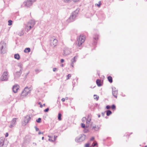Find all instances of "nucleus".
Listing matches in <instances>:
<instances>
[{
	"label": "nucleus",
	"mask_w": 147,
	"mask_h": 147,
	"mask_svg": "<svg viewBox=\"0 0 147 147\" xmlns=\"http://www.w3.org/2000/svg\"><path fill=\"white\" fill-rule=\"evenodd\" d=\"M78 11L76 10L73 12L69 18L67 20V22L69 23L75 20L78 14Z\"/></svg>",
	"instance_id": "f257e3e1"
},
{
	"label": "nucleus",
	"mask_w": 147,
	"mask_h": 147,
	"mask_svg": "<svg viewBox=\"0 0 147 147\" xmlns=\"http://www.w3.org/2000/svg\"><path fill=\"white\" fill-rule=\"evenodd\" d=\"M35 24V21L34 20H31L28 22L26 26V28L28 31H29L33 28Z\"/></svg>",
	"instance_id": "f03ea898"
},
{
	"label": "nucleus",
	"mask_w": 147,
	"mask_h": 147,
	"mask_svg": "<svg viewBox=\"0 0 147 147\" xmlns=\"http://www.w3.org/2000/svg\"><path fill=\"white\" fill-rule=\"evenodd\" d=\"M85 38L84 36L80 35L76 43L77 45L80 47L82 44L85 40Z\"/></svg>",
	"instance_id": "7ed1b4c3"
},
{
	"label": "nucleus",
	"mask_w": 147,
	"mask_h": 147,
	"mask_svg": "<svg viewBox=\"0 0 147 147\" xmlns=\"http://www.w3.org/2000/svg\"><path fill=\"white\" fill-rule=\"evenodd\" d=\"M86 136L84 134H81L79 137L75 139V141L77 142H81L84 141L86 139Z\"/></svg>",
	"instance_id": "20e7f679"
},
{
	"label": "nucleus",
	"mask_w": 147,
	"mask_h": 147,
	"mask_svg": "<svg viewBox=\"0 0 147 147\" xmlns=\"http://www.w3.org/2000/svg\"><path fill=\"white\" fill-rule=\"evenodd\" d=\"M30 92V90L27 87H26L21 93V96H25L27 95Z\"/></svg>",
	"instance_id": "39448f33"
},
{
	"label": "nucleus",
	"mask_w": 147,
	"mask_h": 147,
	"mask_svg": "<svg viewBox=\"0 0 147 147\" xmlns=\"http://www.w3.org/2000/svg\"><path fill=\"white\" fill-rule=\"evenodd\" d=\"M8 74V73L7 71H5L4 72L2 75L0 77L1 80V81L7 80L9 78Z\"/></svg>",
	"instance_id": "423d86ee"
},
{
	"label": "nucleus",
	"mask_w": 147,
	"mask_h": 147,
	"mask_svg": "<svg viewBox=\"0 0 147 147\" xmlns=\"http://www.w3.org/2000/svg\"><path fill=\"white\" fill-rule=\"evenodd\" d=\"M0 50L1 54L5 53L7 51V48L5 43H3L1 44Z\"/></svg>",
	"instance_id": "0eeeda50"
},
{
	"label": "nucleus",
	"mask_w": 147,
	"mask_h": 147,
	"mask_svg": "<svg viewBox=\"0 0 147 147\" xmlns=\"http://www.w3.org/2000/svg\"><path fill=\"white\" fill-rule=\"evenodd\" d=\"M36 0H27L26 2L24 3V5L27 7H29Z\"/></svg>",
	"instance_id": "6e6552de"
},
{
	"label": "nucleus",
	"mask_w": 147,
	"mask_h": 147,
	"mask_svg": "<svg viewBox=\"0 0 147 147\" xmlns=\"http://www.w3.org/2000/svg\"><path fill=\"white\" fill-rule=\"evenodd\" d=\"M58 40L56 39H53V40H51L50 41V45L51 46L55 47L57 45Z\"/></svg>",
	"instance_id": "1a4fd4ad"
},
{
	"label": "nucleus",
	"mask_w": 147,
	"mask_h": 147,
	"mask_svg": "<svg viewBox=\"0 0 147 147\" xmlns=\"http://www.w3.org/2000/svg\"><path fill=\"white\" fill-rule=\"evenodd\" d=\"M19 86L18 85H15L12 88V90L13 92L16 93L17 92L18 90L19 89Z\"/></svg>",
	"instance_id": "9d476101"
},
{
	"label": "nucleus",
	"mask_w": 147,
	"mask_h": 147,
	"mask_svg": "<svg viewBox=\"0 0 147 147\" xmlns=\"http://www.w3.org/2000/svg\"><path fill=\"white\" fill-rule=\"evenodd\" d=\"M22 73V71H17L14 74V77L15 78H18L21 76Z\"/></svg>",
	"instance_id": "9b49d317"
},
{
	"label": "nucleus",
	"mask_w": 147,
	"mask_h": 147,
	"mask_svg": "<svg viewBox=\"0 0 147 147\" xmlns=\"http://www.w3.org/2000/svg\"><path fill=\"white\" fill-rule=\"evenodd\" d=\"M70 53V51L68 48H66L64 51L63 55L66 56L69 55Z\"/></svg>",
	"instance_id": "f8f14e48"
},
{
	"label": "nucleus",
	"mask_w": 147,
	"mask_h": 147,
	"mask_svg": "<svg viewBox=\"0 0 147 147\" xmlns=\"http://www.w3.org/2000/svg\"><path fill=\"white\" fill-rule=\"evenodd\" d=\"M114 88L115 89V88H112V94L113 95L115 98H117V91L116 90H114Z\"/></svg>",
	"instance_id": "ddd939ff"
},
{
	"label": "nucleus",
	"mask_w": 147,
	"mask_h": 147,
	"mask_svg": "<svg viewBox=\"0 0 147 147\" xmlns=\"http://www.w3.org/2000/svg\"><path fill=\"white\" fill-rule=\"evenodd\" d=\"M31 119L30 116H27L26 117L24 121V122L25 123V125H26L29 122Z\"/></svg>",
	"instance_id": "4468645a"
},
{
	"label": "nucleus",
	"mask_w": 147,
	"mask_h": 147,
	"mask_svg": "<svg viewBox=\"0 0 147 147\" xmlns=\"http://www.w3.org/2000/svg\"><path fill=\"white\" fill-rule=\"evenodd\" d=\"M96 83L98 86H102L101 84V80L100 79H97L96 80Z\"/></svg>",
	"instance_id": "2eb2a0df"
},
{
	"label": "nucleus",
	"mask_w": 147,
	"mask_h": 147,
	"mask_svg": "<svg viewBox=\"0 0 147 147\" xmlns=\"http://www.w3.org/2000/svg\"><path fill=\"white\" fill-rule=\"evenodd\" d=\"M4 144V140L3 139H0V147L3 146Z\"/></svg>",
	"instance_id": "dca6fc26"
},
{
	"label": "nucleus",
	"mask_w": 147,
	"mask_h": 147,
	"mask_svg": "<svg viewBox=\"0 0 147 147\" xmlns=\"http://www.w3.org/2000/svg\"><path fill=\"white\" fill-rule=\"evenodd\" d=\"M77 56H75L73 59H72L71 60V63H75L76 61V59H77Z\"/></svg>",
	"instance_id": "f3484780"
},
{
	"label": "nucleus",
	"mask_w": 147,
	"mask_h": 147,
	"mask_svg": "<svg viewBox=\"0 0 147 147\" xmlns=\"http://www.w3.org/2000/svg\"><path fill=\"white\" fill-rule=\"evenodd\" d=\"M14 57L15 59L18 60H19L20 59V56L18 54H15L14 55Z\"/></svg>",
	"instance_id": "a211bd4d"
},
{
	"label": "nucleus",
	"mask_w": 147,
	"mask_h": 147,
	"mask_svg": "<svg viewBox=\"0 0 147 147\" xmlns=\"http://www.w3.org/2000/svg\"><path fill=\"white\" fill-rule=\"evenodd\" d=\"M99 129V127L98 126H93L92 127V129H94L95 131H97Z\"/></svg>",
	"instance_id": "6ab92c4d"
},
{
	"label": "nucleus",
	"mask_w": 147,
	"mask_h": 147,
	"mask_svg": "<svg viewBox=\"0 0 147 147\" xmlns=\"http://www.w3.org/2000/svg\"><path fill=\"white\" fill-rule=\"evenodd\" d=\"M30 49L29 48H26L24 50V52L26 53H28L30 51Z\"/></svg>",
	"instance_id": "aec40b11"
},
{
	"label": "nucleus",
	"mask_w": 147,
	"mask_h": 147,
	"mask_svg": "<svg viewBox=\"0 0 147 147\" xmlns=\"http://www.w3.org/2000/svg\"><path fill=\"white\" fill-rule=\"evenodd\" d=\"M108 81L110 83H112L113 82L112 78L111 76H109L107 77Z\"/></svg>",
	"instance_id": "412c9836"
},
{
	"label": "nucleus",
	"mask_w": 147,
	"mask_h": 147,
	"mask_svg": "<svg viewBox=\"0 0 147 147\" xmlns=\"http://www.w3.org/2000/svg\"><path fill=\"white\" fill-rule=\"evenodd\" d=\"M16 119H17L16 118H13L12 121H11V123L12 124L14 125L16 121Z\"/></svg>",
	"instance_id": "4be33fe9"
},
{
	"label": "nucleus",
	"mask_w": 147,
	"mask_h": 147,
	"mask_svg": "<svg viewBox=\"0 0 147 147\" xmlns=\"http://www.w3.org/2000/svg\"><path fill=\"white\" fill-rule=\"evenodd\" d=\"M61 115H61V113H59L58 114V119L59 121H60L61 120Z\"/></svg>",
	"instance_id": "5701e85b"
},
{
	"label": "nucleus",
	"mask_w": 147,
	"mask_h": 147,
	"mask_svg": "<svg viewBox=\"0 0 147 147\" xmlns=\"http://www.w3.org/2000/svg\"><path fill=\"white\" fill-rule=\"evenodd\" d=\"M91 120V119H90L89 120L87 119H86V123L87 124L86 125V127H87L89 126V124L90 122V121Z\"/></svg>",
	"instance_id": "b1692460"
},
{
	"label": "nucleus",
	"mask_w": 147,
	"mask_h": 147,
	"mask_svg": "<svg viewBox=\"0 0 147 147\" xmlns=\"http://www.w3.org/2000/svg\"><path fill=\"white\" fill-rule=\"evenodd\" d=\"M18 67L20 69V71H22V65L20 64L19 63L18 64Z\"/></svg>",
	"instance_id": "393cba45"
},
{
	"label": "nucleus",
	"mask_w": 147,
	"mask_h": 147,
	"mask_svg": "<svg viewBox=\"0 0 147 147\" xmlns=\"http://www.w3.org/2000/svg\"><path fill=\"white\" fill-rule=\"evenodd\" d=\"M107 115L109 116L112 113V112L110 110H108L107 111Z\"/></svg>",
	"instance_id": "a878e982"
},
{
	"label": "nucleus",
	"mask_w": 147,
	"mask_h": 147,
	"mask_svg": "<svg viewBox=\"0 0 147 147\" xmlns=\"http://www.w3.org/2000/svg\"><path fill=\"white\" fill-rule=\"evenodd\" d=\"M101 4V2H100V1H99V2H98V4H97V3H96L95 4V5H97V6L99 7H100V5Z\"/></svg>",
	"instance_id": "bb28decb"
},
{
	"label": "nucleus",
	"mask_w": 147,
	"mask_h": 147,
	"mask_svg": "<svg viewBox=\"0 0 147 147\" xmlns=\"http://www.w3.org/2000/svg\"><path fill=\"white\" fill-rule=\"evenodd\" d=\"M36 121L38 123H40L41 121V118H39L38 119H36Z\"/></svg>",
	"instance_id": "cd10ccee"
},
{
	"label": "nucleus",
	"mask_w": 147,
	"mask_h": 147,
	"mask_svg": "<svg viewBox=\"0 0 147 147\" xmlns=\"http://www.w3.org/2000/svg\"><path fill=\"white\" fill-rule=\"evenodd\" d=\"M12 20H8V25L10 26L12 24Z\"/></svg>",
	"instance_id": "c85d7f7f"
},
{
	"label": "nucleus",
	"mask_w": 147,
	"mask_h": 147,
	"mask_svg": "<svg viewBox=\"0 0 147 147\" xmlns=\"http://www.w3.org/2000/svg\"><path fill=\"white\" fill-rule=\"evenodd\" d=\"M94 98L95 99H96V100H98L99 98L98 96H97L96 95H94Z\"/></svg>",
	"instance_id": "c756f323"
},
{
	"label": "nucleus",
	"mask_w": 147,
	"mask_h": 147,
	"mask_svg": "<svg viewBox=\"0 0 147 147\" xmlns=\"http://www.w3.org/2000/svg\"><path fill=\"white\" fill-rule=\"evenodd\" d=\"M111 108L113 110H115L116 109V106L114 105H113L111 106Z\"/></svg>",
	"instance_id": "7c9ffc66"
},
{
	"label": "nucleus",
	"mask_w": 147,
	"mask_h": 147,
	"mask_svg": "<svg viewBox=\"0 0 147 147\" xmlns=\"http://www.w3.org/2000/svg\"><path fill=\"white\" fill-rule=\"evenodd\" d=\"M64 1L65 3H68L71 2L72 0H63Z\"/></svg>",
	"instance_id": "2f4dec72"
},
{
	"label": "nucleus",
	"mask_w": 147,
	"mask_h": 147,
	"mask_svg": "<svg viewBox=\"0 0 147 147\" xmlns=\"http://www.w3.org/2000/svg\"><path fill=\"white\" fill-rule=\"evenodd\" d=\"M97 145V143L96 142L94 143H93L92 144V146L94 147L96 146Z\"/></svg>",
	"instance_id": "473e14b6"
},
{
	"label": "nucleus",
	"mask_w": 147,
	"mask_h": 147,
	"mask_svg": "<svg viewBox=\"0 0 147 147\" xmlns=\"http://www.w3.org/2000/svg\"><path fill=\"white\" fill-rule=\"evenodd\" d=\"M86 120V118L85 117H83L82 119V121L83 122H84Z\"/></svg>",
	"instance_id": "72a5a7b5"
},
{
	"label": "nucleus",
	"mask_w": 147,
	"mask_h": 147,
	"mask_svg": "<svg viewBox=\"0 0 147 147\" xmlns=\"http://www.w3.org/2000/svg\"><path fill=\"white\" fill-rule=\"evenodd\" d=\"M49 108H47L44 110V111L45 112H47L49 111Z\"/></svg>",
	"instance_id": "f704fd0d"
},
{
	"label": "nucleus",
	"mask_w": 147,
	"mask_h": 147,
	"mask_svg": "<svg viewBox=\"0 0 147 147\" xmlns=\"http://www.w3.org/2000/svg\"><path fill=\"white\" fill-rule=\"evenodd\" d=\"M81 127L83 128H84L85 127V125L84 123H82L81 124Z\"/></svg>",
	"instance_id": "c9c22d12"
},
{
	"label": "nucleus",
	"mask_w": 147,
	"mask_h": 147,
	"mask_svg": "<svg viewBox=\"0 0 147 147\" xmlns=\"http://www.w3.org/2000/svg\"><path fill=\"white\" fill-rule=\"evenodd\" d=\"M67 79H69V78L71 77V75L70 74H69L68 75H67Z\"/></svg>",
	"instance_id": "e433bc0d"
},
{
	"label": "nucleus",
	"mask_w": 147,
	"mask_h": 147,
	"mask_svg": "<svg viewBox=\"0 0 147 147\" xmlns=\"http://www.w3.org/2000/svg\"><path fill=\"white\" fill-rule=\"evenodd\" d=\"M14 126V125L12 124L11 123L9 126V127L10 128H12V127Z\"/></svg>",
	"instance_id": "4c0bfd02"
},
{
	"label": "nucleus",
	"mask_w": 147,
	"mask_h": 147,
	"mask_svg": "<svg viewBox=\"0 0 147 147\" xmlns=\"http://www.w3.org/2000/svg\"><path fill=\"white\" fill-rule=\"evenodd\" d=\"M106 108L107 109H109L110 108H111V107L109 105H107L106 107Z\"/></svg>",
	"instance_id": "58836bf2"
},
{
	"label": "nucleus",
	"mask_w": 147,
	"mask_h": 147,
	"mask_svg": "<svg viewBox=\"0 0 147 147\" xmlns=\"http://www.w3.org/2000/svg\"><path fill=\"white\" fill-rule=\"evenodd\" d=\"M34 127L35 129V130L36 131H37L39 130V129L38 128H37L36 126H35Z\"/></svg>",
	"instance_id": "ea45409f"
},
{
	"label": "nucleus",
	"mask_w": 147,
	"mask_h": 147,
	"mask_svg": "<svg viewBox=\"0 0 147 147\" xmlns=\"http://www.w3.org/2000/svg\"><path fill=\"white\" fill-rule=\"evenodd\" d=\"M84 132L85 133H86L88 132V130L87 129H85L84 130Z\"/></svg>",
	"instance_id": "a19ab883"
},
{
	"label": "nucleus",
	"mask_w": 147,
	"mask_h": 147,
	"mask_svg": "<svg viewBox=\"0 0 147 147\" xmlns=\"http://www.w3.org/2000/svg\"><path fill=\"white\" fill-rule=\"evenodd\" d=\"M89 144L88 143L86 144L85 145V147H89Z\"/></svg>",
	"instance_id": "79ce46f5"
},
{
	"label": "nucleus",
	"mask_w": 147,
	"mask_h": 147,
	"mask_svg": "<svg viewBox=\"0 0 147 147\" xmlns=\"http://www.w3.org/2000/svg\"><path fill=\"white\" fill-rule=\"evenodd\" d=\"M8 135H9L8 133L7 132L5 134V137H8Z\"/></svg>",
	"instance_id": "37998d69"
},
{
	"label": "nucleus",
	"mask_w": 147,
	"mask_h": 147,
	"mask_svg": "<svg viewBox=\"0 0 147 147\" xmlns=\"http://www.w3.org/2000/svg\"><path fill=\"white\" fill-rule=\"evenodd\" d=\"M65 99L63 98H62L61 99V101L63 102H64L65 101Z\"/></svg>",
	"instance_id": "c03bdc74"
},
{
	"label": "nucleus",
	"mask_w": 147,
	"mask_h": 147,
	"mask_svg": "<svg viewBox=\"0 0 147 147\" xmlns=\"http://www.w3.org/2000/svg\"><path fill=\"white\" fill-rule=\"evenodd\" d=\"M94 137H92L90 139V140L91 141H92L94 139Z\"/></svg>",
	"instance_id": "a18cd8bd"
},
{
	"label": "nucleus",
	"mask_w": 147,
	"mask_h": 147,
	"mask_svg": "<svg viewBox=\"0 0 147 147\" xmlns=\"http://www.w3.org/2000/svg\"><path fill=\"white\" fill-rule=\"evenodd\" d=\"M61 63H63L64 62V60L63 59H61Z\"/></svg>",
	"instance_id": "49530a36"
},
{
	"label": "nucleus",
	"mask_w": 147,
	"mask_h": 147,
	"mask_svg": "<svg viewBox=\"0 0 147 147\" xmlns=\"http://www.w3.org/2000/svg\"><path fill=\"white\" fill-rule=\"evenodd\" d=\"M57 137V136H54V140H55Z\"/></svg>",
	"instance_id": "de8ad7c7"
},
{
	"label": "nucleus",
	"mask_w": 147,
	"mask_h": 147,
	"mask_svg": "<svg viewBox=\"0 0 147 147\" xmlns=\"http://www.w3.org/2000/svg\"><path fill=\"white\" fill-rule=\"evenodd\" d=\"M57 69L56 68H54L53 69V71H55Z\"/></svg>",
	"instance_id": "09e8293b"
},
{
	"label": "nucleus",
	"mask_w": 147,
	"mask_h": 147,
	"mask_svg": "<svg viewBox=\"0 0 147 147\" xmlns=\"http://www.w3.org/2000/svg\"><path fill=\"white\" fill-rule=\"evenodd\" d=\"M43 134V132L41 133V132L40 131H39V132L38 133V134L39 135H40V134Z\"/></svg>",
	"instance_id": "8fccbe9b"
},
{
	"label": "nucleus",
	"mask_w": 147,
	"mask_h": 147,
	"mask_svg": "<svg viewBox=\"0 0 147 147\" xmlns=\"http://www.w3.org/2000/svg\"><path fill=\"white\" fill-rule=\"evenodd\" d=\"M23 34H24V33H23V32H21V33L20 34H19V35L20 36H22V35H23Z\"/></svg>",
	"instance_id": "3c124183"
},
{
	"label": "nucleus",
	"mask_w": 147,
	"mask_h": 147,
	"mask_svg": "<svg viewBox=\"0 0 147 147\" xmlns=\"http://www.w3.org/2000/svg\"><path fill=\"white\" fill-rule=\"evenodd\" d=\"M94 38L96 40H97L98 39V38L97 37Z\"/></svg>",
	"instance_id": "603ef678"
},
{
	"label": "nucleus",
	"mask_w": 147,
	"mask_h": 147,
	"mask_svg": "<svg viewBox=\"0 0 147 147\" xmlns=\"http://www.w3.org/2000/svg\"><path fill=\"white\" fill-rule=\"evenodd\" d=\"M74 63H71V66H72L73 67H74Z\"/></svg>",
	"instance_id": "864d4df0"
},
{
	"label": "nucleus",
	"mask_w": 147,
	"mask_h": 147,
	"mask_svg": "<svg viewBox=\"0 0 147 147\" xmlns=\"http://www.w3.org/2000/svg\"><path fill=\"white\" fill-rule=\"evenodd\" d=\"M49 141H51V142H53V140L50 139H49Z\"/></svg>",
	"instance_id": "5fc2aeb1"
},
{
	"label": "nucleus",
	"mask_w": 147,
	"mask_h": 147,
	"mask_svg": "<svg viewBox=\"0 0 147 147\" xmlns=\"http://www.w3.org/2000/svg\"><path fill=\"white\" fill-rule=\"evenodd\" d=\"M98 117H100V115H99V114H98Z\"/></svg>",
	"instance_id": "6e6d98bb"
},
{
	"label": "nucleus",
	"mask_w": 147,
	"mask_h": 147,
	"mask_svg": "<svg viewBox=\"0 0 147 147\" xmlns=\"http://www.w3.org/2000/svg\"><path fill=\"white\" fill-rule=\"evenodd\" d=\"M65 99L67 100L68 99V97H65Z\"/></svg>",
	"instance_id": "4d7b16f0"
},
{
	"label": "nucleus",
	"mask_w": 147,
	"mask_h": 147,
	"mask_svg": "<svg viewBox=\"0 0 147 147\" xmlns=\"http://www.w3.org/2000/svg\"><path fill=\"white\" fill-rule=\"evenodd\" d=\"M40 107L41 108L42 107V105L41 104V105H40Z\"/></svg>",
	"instance_id": "13d9d810"
},
{
	"label": "nucleus",
	"mask_w": 147,
	"mask_h": 147,
	"mask_svg": "<svg viewBox=\"0 0 147 147\" xmlns=\"http://www.w3.org/2000/svg\"><path fill=\"white\" fill-rule=\"evenodd\" d=\"M44 137H42V140H44Z\"/></svg>",
	"instance_id": "bf43d9fd"
},
{
	"label": "nucleus",
	"mask_w": 147,
	"mask_h": 147,
	"mask_svg": "<svg viewBox=\"0 0 147 147\" xmlns=\"http://www.w3.org/2000/svg\"><path fill=\"white\" fill-rule=\"evenodd\" d=\"M102 115L103 116L104 115V113H102Z\"/></svg>",
	"instance_id": "052dcab7"
},
{
	"label": "nucleus",
	"mask_w": 147,
	"mask_h": 147,
	"mask_svg": "<svg viewBox=\"0 0 147 147\" xmlns=\"http://www.w3.org/2000/svg\"><path fill=\"white\" fill-rule=\"evenodd\" d=\"M38 71V70H37V69L35 70V71Z\"/></svg>",
	"instance_id": "680f3d73"
},
{
	"label": "nucleus",
	"mask_w": 147,
	"mask_h": 147,
	"mask_svg": "<svg viewBox=\"0 0 147 147\" xmlns=\"http://www.w3.org/2000/svg\"><path fill=\"white\" fill-rule=\"evenodd\" d=\"M61 66L62 67H63V64H62V65H61Z\"/></svg>",
	"instance_id": "e2e57ef3"
},
{
	"label": "nucleus",
	"mask_w": 147,
	"mask_h": 147,
	"mask_svg": "<svg viewBox=\"0 0 147 147\" xmlns=\"http://www.w3.org/2000/svg\"><path fill=\"white\" fill-rule=\"evenodd\" d=\"M144 147H147V145L145 146Z\"/></svg>",
	"instance_id": "0e129e2a"
},
{
	"label": "nucleus",
	"mask_w": 147,
	"mask_h": 147,
	"mask_svg": "<svg viewBox=\"0 0 147 147\" xmlns=\"http://www.w3.org/2000/svg\"><path fill=\"white\" fill-rule=\"evenodd\" d=\"M48 137H49V138H51V137L49 136H48Z\"/></svg>",
	"instance_id": "69168bd1"
},
{
	"label": "nucleus",
	"mask_w": 147,
	"mask_h": 147,
	"mask_svg": "<svg viewBox=\"0 0 147 147\" xmlns=\"http://www.w3.org/2000/svg\"><path fill=\"white\" fill-rule=\"evenodd\" d=\"M43 105L44 106H45V104H43Z\"/></svg>",
	"instance_id": "338daca9"
},
{
	"label": "nucleus",
	"mask_w": 147,
	"mask_h": 147,
	"mask_svg": "<svg viewBox=\"0 0 147 147\" xmlns=\"http://www.w3.org/2000/svg\"><path fill=\"white\" fill-rule=\"evenodd\" d=\"M40 102H39V104H40Z\"/></svg>",
	"instance_id": "774afa93"
}]
</instances>
